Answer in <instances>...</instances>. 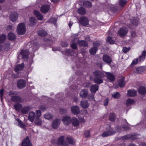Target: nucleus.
I'll use <instances>...</instances> for the list:
<instances>
[{"mask_svg":"<svg viewBox=\"0 0 146 146\" xmlns=\"http://www.w3.org/2000/svg\"><path fill=\"white\" fill-rule=\"evenodd\" d=\"M12 27L11 25H8L7 26L6 28V30L7 31H9L12 29Z\"/></svg>","mask_w":146,"mask_h":146,"instance_id":"680f3d73","label":"nucleus"},{"mask_svg":"<svg viewBox=\"0 0 146 146\" xmlns=\"http://www.w3.org/2000/svg\"><path fill=\"white\" fill-rule=\"evenodd\" d=\"M38 34L39 35L44 36H46L47 34V33L45 31L41 30L38 31Z\"/></svg>","mask_w":146,"mask_h":146,"instance_id":"37998d69","label":"nucleus"},{"mask_svg":"<svg viewBox=\"0 0 146 146\" xmlns=\"http://www.w3.org/2000/svg\"><path fill=\"white\" fill-rule=\"evenodd\" d=\"M138 91L140 94L144 95L146 93V89L144 86H141L139 88L138 90Z\"/></svg>","mask_w":146,"mask_h":146,"instance_id":"412c9836","label":"nucleus"},{"mask_svg":"<svg viewBox=\"0 0 146 146\" xmlns=\"http://www.w3.org/2000/svg\"><path fill=\"white\" fill-rule=\"evenodd\" d=\"M98 87L97 84L92 85L90 87V90L92 92L95 93L98 90Z\"/></svg>","mask_w":146,"mask_h":146,"instance_id":"cd10ccee","label":"nucleus"},{"mask_svg":"<svg viewBox=\"0 0 146 146\" xmlns=\"http://www.w3.org/2000/svg\"><path fill=\"white\" fill-rule=\"evenodd\" d=\"M50 9V6L47 5H42L40 8L41 12L43 13H47Z\"/></svg>","mask_w":146,"mask_h":146,"instance_id":"4468645a","label":"nucleus"},{"mask_svg":"<svg viewBox=\"0 0 146 146\" xmlns=\"http://www.w3.org/2000/svg\"><path fill=\"white\" fill-rule=\"evenodd\" d=\"M6 36L4 34H2L0 36V43H2L6 39Z\"/></svg>","mask_w":146,"mask_h":146,"instance_id":"49530a36","label":"nucleus"},{"mask_svg":"<svg viewBox=\"0 0 146 146\" xmlns=\"http://www.w3.org/2000/svg\"><path fill=\"white\" fill-rule=\"evenodd\" d=\"M126 0H120L119 4L120 6L123 7L126 3Z\"/></svg>","mask_w":146,"mask_h":146,"instance_id":"de8ad7c7","label":"nucleus"},{"mask_svg":"<svg viewBox=\"0 0 146 146\" xmlns=\"http://www.w3.org/2000/svg\"><path fill=\"white\" fill-rule=\"evenodd\" d=\"M90 132L88 131H87L85 132L84 133V136L85 137H87L90 136Z\"/></svg>","mask_w":146,"mask_h":146,"instance_id":"864d4df0","label":"nucleus"},{"mask_svg":"<svg viewBox=\"0 0 146 146\" xmlns=\"http://www.w3.org/2000/svg\"><path fill=\"white\" fill-rule=\"evenodd\" d=\"M17 86L20 88H24L26 86V82L24 80L21 79L17 83Z\"/></svg>","mask_w":146,"mask_h":146,"instance_id":"f8f14e48","label":"nucleus"},{"mask_svg":"<svg viewBox=\"0 0 146 146\" xmlns=\"http://www.w3.org/2000/svg\"><path fill=\"white\" fill-rule=\"evenodd\" d=\"M112 96L113 98L116 99L119 98L120 96V94L118 92H116L113 94Z\"/></svg>","mask_w":146,"mask_h":146,"instance_id":"a18cd8bd","label":"nucleus"},{"mask_svg":"<svg viewBox=\"0 0 146 146\" xmlns=\"http://www.w3.org/2000/svg\"><path fill=\"white\" fill-rule=\"evenodd\" d=\"M138 62V58H136L134 59L131 63L130 65V66L131 67H133Z\"/></svg>","mask_w":146,"mask_h":146,"instance_id":"c03bdc74","label":"nucleus"},{"mask_svg":"<svg viewBox=\"0 0 146 146\" xmlns=\"http://www.w3.org/2000/svg\"><path fill=\"white\" fill-rule=\"evenodd\" d=\"M107 78L110 82L114 81L115 80V76L112 73L107 72H105Z\"/></svg>","mask_w":146,"mask_h":146,"instance_id":"6e6552de","label":"nucleus"},{"mask_svg":"<svg viewBox=\"0 0 146 146\" xmlns=\"http://www.w3.org/2000/svg\"><path fill=\"white\" fill-rule=\"evenodd\" d=\"M88 95V91L86 89L82 90L80 93V96L82 98L87 97Z\"/></svg>","mask_w":146,"mask_h":146,"instance_id":"9d476101","label":"nucleus"},{"mask_svg":"<svg viewBox=\"0 0 146 146\" xmlns=\"http://www.w3.org/2000/svg\"><path fill=\"white\" fill-rule=\"evenodd\" d=\"M79 45L81 46L87 47L88 46V44L85 41L81 40L78 42Z\"/></svg>","mask_w":146,"mask_h":146,"instance_id":"c9c22d12","label":"nucleus"},{"mask_svg":"<svg viewBox=\"0 0 146 146\" xmlns=\"http://www.w3.org/2000/svg\"><path fill=\"white\" fill-rule=\"evenodd\" d=\"M71 119L70 117L67 116L64 117L62 121L65 125H67L69 124L71 122Z\"/></svg>","mask_w":146,"mask_h":146,"instance_id":"2eb2a0df","label":"nucleus"},{"mask_svg":"<svg viewBox=\"0 0 146 146\" xmlns=\"http://www.w3.org/2000/svg\"><path fill=\"white\" fill-rule=\"evenodd\" d=\"M26 31L25 24L23 23H19L18 25L17 31L19 35H23L24 34Z\"/></svg>","mask_w":146,"mask_h":146,"instance_id":"7ed1b4c3","label":"nucleus"},{"mask_svg":"<svg viewBox=\"0 0 146 146\" xmlns=\"http://www.w3.org/2000/svg\"><path fill=\"white\" fill-rule=\"evenodd\" d=\"M13 94V93L12 92H11L10 94H9L11 97V100L12 101L15 102L19 103H21L23 102V100L21 98L17 96L12 95V94Z\"/></svg>","mask_w":146,"mask_h":146,"instance_id":"39448f33","label":"nucleus"},{"mask_svg":"<svg viewBox=\"0 0 146 146\" xmlns=\"http://www.w3.org/2000/svg\"><path fill=\"white\" fill-rule=\"evenodd\" d=\"M104 61L108 64H110L112 62V59L107 54L104 55L103 57Z\"/></svg>","mask_w":146,"mask_h":146,"instance_id":"9b49d317","label":"nucleus"},{"mask_svg":"<svg viewBox=\"0 0 146 146\" xmlns=\"http://www.w3.org/2000/svg\"><path fill=\"white\" fill-rule=\"evenodd\" d=\"M71 46L72 48L74 49H76L77 48L76 45L75 43L72 44L71 45Z\"/></svg>","mask_w":146,"mask_h":146,"instance_id":"69168bd1","label":"nucleus"},{"mask_svg":"<svg viewBox=\"0 0 146 146\" xmlns=\"http://www.w3.org/2000/svg\"><path fill=\"white\" fill-rule=\"evenodd\" d=\"M74 51H73L72 49H68L66 50V52L67 53H69L71 55H74Z\"/></svg>","mask_w":146,"mask_h":146,"instance_id":"3c124183","label":"nucleus"},{"mask_svg":"<svg viewBox=\"0 0 146 146\" xmlns=\"http://www.w3.org/2000/svg\"><path fill=\"white\" fill-rule=\"evenodd\" d=\"M24 67V65L23 63L18 64L16 66L15 68V71L16 72L19 73L20 71L23 69Z\"/></svg>","mask_w":146,"mask_h":146,"instance_id":"6ab92c4d","label":"nucleus"},{"mask_svg":"<svg viewBox=\"0 0 146 146\" xmlns=\"http://www.w3.org/2000/svg\"><path fill=\"white\" fill-rule=\"evenodd\" d=\"M21 145L22 146H32L28 137H27L26 139L23 140Z\"/></svg>","mask_w":146,"mask_h":146,"instance_id":"1a4fd4ad","label":"nucleus"},{"mask_svg":"<svg viewBox=\"0 0 146 146\" xmlns=\"http://www.w3.org/2000/svg\"><path fill=\"white\" fill-rule=\"evenodd\" d=\"M18 17V14L16 12L12 13L10 15L11 20L13 22H14L17 20Z\"/></svg>","mask_w":146,"mask_h":146,"instance_id":"dca6fc26","label":"nucleus"},{"mask_svg":"<svg viewBox=\"0 0 146 146\" xmlns=\"http://www.w3.org/2000/svg\"><path fill=\"white\" fill-rule=\"evenodd\" d=\"M44 117L47 119L50 120L53 117V115L49 113H47L44 115Z\"/></svg>","mask_w":146,"mask_h":146,"instance_id":"f704fd0d","label":"nucleus"},{"mask_svg":"<svg viewBox=\"0 0 146 146\" xmlns=\"http://www.w3.org/2000/svg\"><path fill=\"white\" fill-rule=\"evenodd\" d=\"M101 135L103 137H106L110 136L107 130L104 131Z\"/></svg>","mask_w":146,"mask_h":146,"instance_id":"8fccbe9b","label":"nucleus"},{"mask_svg":"<svg viewBox=\"0 0 146 146\" xmlns=\"http://www.w3.org/2000/svg\"><path fill=\"white\" fill-rule=\"evenodd\" d=\"M36 21L37 20L35 18L33 17H30L28 22V24L30 26H33L36 23Z\"/></svg>","mask_w":146,"mask_h":146,"instance_id":"4be33fe9","label":"nucleus"},{"mask_svg":"<svg viewBox=\"0 0 146 146\" xmlns=\"http://www.w3.org/2000/svg\"><path fill=\"white\" fill-rule=\"evenodd\" d=\"M36 118L35 113L33 111H31L29 113L28 119L31 122L34 121L35 118Z\"/></svg>","mask_w":146,"mask_h":146,"instance_id":"aec40b11","label":"nucleus"},{"mask_svg":"<svg viewBox=\"0 0 146 146\" xmlns=\"http://www.w3.org/2000/svg\"><path fill=\"white\" fill-rule=\"evenodd\" d=\"M72 113L75 115L78 114L80 112V109L77 106H73L71 108Z\"/></svg>","mask_w":146,"mask_h":146,"instance_id":"ddd939ff","label":"nucleus"},{"mask_svg":"<svg viewBox=\"0 0 146 146\" xmlns=\"http://www.w3.org/2000/svg\"><path fill=\"white\" fill-rule=\"evenodd\" d=\"M124 78L123 77L120 79L118 83L120 87H121L124 86L125 85V82H124Z\"/></svg>","mask_w":146,"mask_h":146,"instance_id":"4c0bfd02","label":"nucleus"},{"mask_svg":"<svg viewBox=\"0 0 146 146\" xmlns=\"http://www.w3.org/2000/svg\"><path fill=\"white\" fill-rule=\"evenodd\" d=\"M83 4L84 6L88 8L92 6L91 3L90 2L87 1H84Z\"/></svg>","mask_w":146,"mask_h":146,"instance_id":"ea45409f","label":"nucleus"},{"mask_svg":"<svg viewBox=\"0 0 146 146\" xmlns=\"http://www.w3.org/2000/svg\"><path fill=\"white\" fill-rule=\"evenodd\" d=\"M72 124L74 126H77L79 125V121L76 118H73L71 120Z\"/></svg>","mask_w":146,"mask_h":146,"instance_id":"a878e982","label":"nucleus"},{"mask_svg":"<svg viewBox=\"0 0 146 146\" xmlns=\"http://www.w3.org/2000/svg\"><path fill=\"white\" fill-rule=\"evenodd\" d=\"M60 123V120L56 119L53 121L52 123V127L54 129H56L58 127Z\"/></svg>","mask_w":146,"mask_h":146,"instance_id":"a211bd4d","label":"nucleus"},{"mask_svg":"<svg viewBox=\"0 0 146 146\" xmlns=\"http://www.w3.org/2000/svg\"><path fill=\"white\" fill-rule=\"evenodd\" d=\"M78 12L80 14L83 15L86 13V11L85 9L84 8L81 7L78 9Z\"/></svg>","mask_w":146,"mask_h":146,"instance_id":"2f4dec72","label":"nucleus"},{"mask_svg":"<svg viewBox=\"0 0 146 146\" xmlns=\"http://www.w3.org/2000/svg\"><path fill=\"white\" fill-rule=\"evenodd\" d=\"M132 20V24L135 26L137 25L139 22V19L137 18H134Z\"/></svg>","mask_w":146,"mask_h":146,"instance_id":"e433bc0d","label":"nucleus"},{"mask_svg":"<svg viewBox=\"0 0 146 146\" xmlns=\"http://www.w3.org/2000/svg\"><path fill=\"white\" fill-rule=\"evenodd\" d=\"M17 120L19 122L18 126L22 128H24L25 127V125L19 119H17Z\"/></svg>","mask_w":146,"mask_h":146,"instance_id":"a19ab883","label":"nucleus"},{"mask_svg":"<svg viewBox=\"0 0 146 146\" xmlns=\"http://www.w3.org/2000/svg\"><path fill=\"white\" fill-rule=\"evenodd\" d=\"M109 119L111 121H114L115 119V114L111 113L109 115Z\"/></svg>","mask_w":146,"mask_h":146,"instance_id":"79ce46f5","label":"nucleus"},{"mask_svg":"<svg viewBox=\"0 0 146 146\" xmlns=\"http://www.w3.org/2000/svg\"><path fill=\"white\" fill-rule=\"evenodd\" d=\"M134 103V100L131 99H128L126 101V104L127 106H130L133 104Z\"/></svg>","mask_w":146,"mask_h":146,"instance_id":"58836bf2","label":"nucleus"},{"mask_svg":"<svg viewBox=\"0 0 146 146\" xmlns=\"http://www.w3.org/2000/svg\"><path fill=\"white\" fill-rule=\"evenodd\" d=\"M80 105L83 108H87L89 106L88 101L86 100L82 101L80 102Z\"/></svg>","mask_w":146,"mask_h":146,"instance_id":"c756f323","label":"nucleus"},{"mask_svg":"<svg viewBox=\"0 0 146 146\" xmlns=\"http://www.w3.org/2000/svg\"><path fill=\"white\" fill-rule=\"evenodd\" d=\"M3 91L4 90L3 89H1L0 90V97L1 100L2 99Z\"/></svg>","mask_w":146,"mask_h":146,"instance_id":"052dcab7","label":"nucleus"},{"mask_svg":"<svg viewBox=\"0 0 146 146\" xmlns=\"http://www.w3.org/2000/svg\"><path fill=\"white\" fill-rule=\"evenodd\" d=\"M106 130L109 133L110 136L113 135L116 132V131L114 130L113 128L109 126L107 128Z\"/></svg>","mask_w":146,"mask_h":146,"instance_id":"5701e85b","label":"nucleus"},{"mask_svg":"<svg viewBox=\"0 0 146 146\" xmlns=\"http://www.w3.org/2000/svg\"><path fill=\"white\" fill-rule=\"evenodd\" d=\"M93 74L95 78L94 79V82L97 84H100L103 82L102 78L105 76V75L103 72L96 70L93 72Z\"/></svg>","mask_w":146,"mask_h":146,"instance_id":"f03ea898","label":"nucleus"},{"mask_svg":"<svg viewBox=\"0 0 146 146\" xmlns=\"http://www.w3.org/2000/svg\"><path fill=\"white\" fill-rule=\"evenodd\" d=\"M79 22L82 25L86 26L88 24L89 20L87 18L82 17H80L79 20Z\"/></svg>","mask_w":146,"mask_h":146,"instance_id":"0eeeda50","label":"nucleus"},{"mask_svg":"<svg viewBox=\"0 0 146 146\" xmlns=\"http://www.w3.org/2000/svg\"><path fill=\"white\" fill-rule=\"evenodd\" d=\"M50 21L51 23H54L56 21V19L55 17L51 18L50 19Z\"/></svg>","mask_w":146,"mask_h":146,"instance_id":"5fc2aeb1","label":"nucleus"},{"mask_svg":"<svg viewBox=\"0 0 146 146\" xmlns=\"http://www.w3.org/2000/svg\"><path fill=\"white\" fill-rule=\"evenodd\" d=\"M131 35L132 37H135L136 36V34L135 32L132 31L131 32Z\"/></svg>","mask_w":146,"mask_h":146,"instance_id":"e2e57ef3","label":"nucleus"},{"mask_svg":"<svg viewBox=\"0 0 146 146\" xmlns=\"http://www.w3.org/2000/svg\"><path fill=\"white\" fill-rule=\"evenodd\" d=\"M38 48V44H36L35 45H34L33 46V51H35L36 50H37Z\"/></svg>","mask_w":146,"mask_h":146,"instance_id":"bf43d9fd","label":"nucleus"},{"mask_svg":"<svg viewBox=\"0 0 146 146\" xmlns=\"http://www.w3.org/2000/svg\"><path fill=\"white\" fill-rule=\"evenodd\" d=\"M60 111L61 113L64 114L66 112V110L65 109H61L60 110Z\"/></svg>","mask_w":146,"mask_h":146,"instance_id":"0e129e2a","label":"nucleus"},{"mask_svg":"<svg viewBox=\"0 0 146 146\" xmlns=\"http://www.w3.org/2000/svg\"><path fill=\"white\" fill-rule=\"evenodd\" d=\"M8 37L9 39L11 40H13L16 38V36L13 33L10 32L9 33L8 35Z\"/></svg>","mask_w":146,"mask_h":146,"instance_id":"72a5a7b5","label":"nucleus"},{"mask_svg":"<svg viewBox=\"0 0 146 146\" xmlns=\"http://www.w3.org/2000/svg\"><path fill=\"white\" fill-rule=\"evenodd\" d=\"M137 92L136 90H129L127 91V95L129 96H134L136 95Z\"/></svg>","mask_w":146,"mask_h":146,"instance_id":"bb28decb","label":"nucleus"},{"mask_svg":"<svg viewBox=\"0 0 146 146\" xmlns=\"http://www.w3.org/2000/svg\"><path fill=\"white\" fill-rule=\"evenodd\" d=\"M106 41L110 44H113L114 43V41L111 38L110 36L108 37L106 39Z\"/></svg>","mask_w":146,"mask_h":146,"instance_id":"09e8293b","label":"nucleus"},{"mask_svg":"<svg viewBox=\"0 0 146 146\" xmlns=\"http://www.w3.org/2000/svg\"><path fill=\"white\" fill-rule=\"evenodd\" d=\"M33 13L38 20H41L42 19L43 16L42 14L38 11L36 10H34Z\"/></svg>","mask_w":146,"mask_h":146,"instance_id":"b1692460","label":"nucleus"},{"mask_svg":"<svg viewBox=\"0 0 146 146\" xmlns=\"http://www.w3.org/2000/svg\"><path fill=\"white\" fill-rule=\"evenodd\" d=\"M131 136H130L129 135H127L126 136H125L123 137L125 139H131Z\"/></svg>","mask_w":146,"mask_h":146,"instance_id":"774afa93","label":"nucleus"},{"mask_svg":"<svg viewBox=\"0 0 146 146\" xmlns=\"http://www.w3.org/2000/svg\"><path fill=\"white\" fill-rule=\"evenodd\" d=\"M128 32L127 28L124 27H123L118 31V34L120 36L122 37L125 36Z\"/></svg>","mask_w":146,"mask_h":146,"instance_id":"423d86ee","label":"nucleus"},{"mask_svg":"<svg viewBox=\"0 0 146 146\" xmlns=\"http://www.w3.org/2000/svg\"><path fill=\"white\" fill-rule=\"evenodd\" d=\"M74 142L72 138L71 137H67L65 140L64 139V136H61L57 140L56 144L58 146H67L69 144H74Z\"/></svg>","mask_w":146,"mask_h":146,"instance_id":"f257e3e1","label":"nucleus"},{"mask_svg":"<svg viewBox=\"0 0 146 146\" xmlns=\"http://www.w3.org/2000/svg\"><path fill=\"white\" fill-rule=\"evenodd\" d=\"M108 98H106L104 101V105L105 106H107L108 104Z\"/></svg>","mask_w":146,"mask_h":146,"instance_id":"13d9d810","label":"nucleus"},{"mask_svg":"<svg viewBox=\"0 0 146 146\" xmlns=\"http://www.w3.org/2000/svg\"><path fill=\"white\" fill-rule=\"evenodd\" d=\"M93 45L94 47H96L98 48V47L100 46V44L98 41H96L93 43Z\"/></svg>","mask_w":146,"mask_h":146,"instance_id":"6e6d98bb","label":"nucleus"},{"mask_svg":"<svg viewBox=\"0 0 146 146\" xmlns=\"http://www.w3.org/2000/svg\"><path fill=\"white\" fill-rule=\"evenodd\" d=\"M31 109V107L29 106H26L24 107L21 110V113L23 114H27Z\"/></svg>","mask_w":146,"mask_h":146,"instance_id":"393cba45","label":"nucleus"},{"mask_svg":"<svg viewBox=\"0 0 146 146\" xmlns=\"http://www.w3.org/2000/svg\"><path fill=\"white\" fill-rule=\"evenodd\" d=\"M98 50V48L97 47H93L90 50L89 52L91 54L94 55Z\"/></svg>","mask_w":146,"mask_h":146,"instance_id":"473e14b6","label":"nucleus"},{"mask_svg":"<svg viewBox=\"0 0 146 146\" xmlns=\"http://www.w3.org/2000/svg\"><path fill=\"white\" fill-rule=\"evenodd\" d=\"M36 116L35 123L37 125L40 126L42 123V121L39 118V117L41 115V112L40 110L36 111Z\"/></svg>","mask_w":146,"mask_h":146,"instance_id":"20e7f679","label":"nucleus"},{"mask_svg":"<svg viewBox=\"0 0 146 146\" xmlns=\"http://www.w3.org/2000/svg\"><path fill=\"white\" fill-rule=\"evenodd\" d=\"M29 52L28 50H22L20 52V55L21 56V58H27L28 56Z\"/></svg>","mask_w":146,"mask_h":146,"instance_id":"f3484780","label":"nucleus"},{"mask_svg":"<svg viewBox=\"0 0 146 146\" xmlns=\"http://www.w3.org/2000/svg\"><path fill=\"white\" fill-rule=\"evenodd\" d=\"M130 48L129 47L127 48L126 47H123V48L122 51L125 53L129 51L130 50Z\"/></svg>","mask_w":146,"mask_h":146,"instance_id":"603ef678","label":"nucleus"},{"mask_svg":"<svg viewBox=\"0 0 146 146\" xmlns=\"http://www.w3.org/2000/svg\"><path fill=\"white\" fill-rule=\"evenodd\" d=\"M14 107L16 110L19 111L22 107V105L19 103H17L15 104L14 105Z\"/></svg>","mask_w":146,"mask_h":146,"instance_id":"7c9ffc66","label":"nucleus"},{"mask_svg":"<svg viewBox=\"0 0 146 146\" xmlns=\"http://www.w3.org/2000/svg\"><path fill=\"white\" fill-rule=\"evenodd\" d=\"M141 68L140 67L137 68L136 69V70L137 72L139 73H140L141 72Z\"/></svg>","mask_w":146,"mask_h":146,"instance_id":"338daca9","label":"nucleus"},{"mask_svg":"<svg viewBox=\"0 0 146 146\" xmlns=\"http://www.w3.org/2000/svg\"><path fill=\"white\" fill-rule=\"evenodd\" d=\"M61 45L64 47H66L68 45V44L66 42H62L61 43Z\"/></svg>","mask_w":146,"mask_h":146,"instance_id":"4d7b16f0","label":"nucleus"},{"mask_svg":"<svg viewBox=\"0 0 146 146\" xmlns=\"http://www.w3.org/2000/svg\"><path fill=\"white\" fill-rule=\"evenodd\" d=\"M146 54V52L145 51L143 50V51L142 55L139 57L138 59V60H139V61L140 62H141L144 60L145 58Z\"/></svg>","mask_w":146,"mask_h":146,"instance_id":"c85d7f7f","label":"nucleus"}]
</instances>
